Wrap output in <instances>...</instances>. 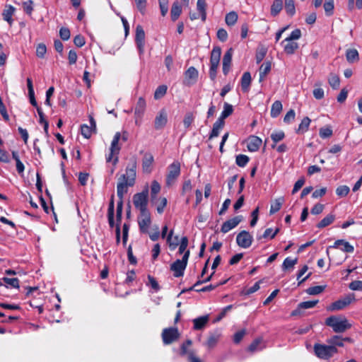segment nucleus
<instances>
[{"label": "nucleus", "instance_id": "obj_40", "mask_svg": "<svg viewBox=\"0 0 362 362\" xmlns=\"http://www.w3.org/2000/svg\"><path fill=\"white\" fill-rule=\"evenodd\" d=\"M285 134L283 131L273 132L271 134V139L273 141V144H272V148H274L276 147V144L283 140Z\"/></svg>", "mask_w": 362, "mask_h": 362}, {"label": "nucleus", "instance_id": "obj_42", "mask_svg": "<svg viewBox=\"0 0 362 362\" xmlns=\"http://www.w3.org/2000/svg\"><path fill=\"white\" fill-rule=\"evenodd\" d=\"M233 112V107L231 105H230L228 103H225L223 105V110L221 112V115L219 119H221L222 121H224L226 118H227L228 116H230Z\"/></svg>", "mask_w": 362, "mask_h": 362}, {"label": "nucleus", "instance_id": "obj_32", "mask_svg": "<svg viewBox=\"0 0 362 362\" xmlns=\"http://www.w3.org/2000/svg\"><path fill=\"white\" fill-rule=\"evenodd\" d=\"M282 103L279 100H276L271 107V117L273 118L277 117L282 110Z\"/></svg>", "mask_w": 362, "mask_h": 362}, {"label": "nucleus", "instance_id": "obj_44", "mask_svg": "<svg viewBox=\"0 0 362 362\" xmlns=\"http://www.w3.org/2000/svg\"><path fill=\"white\" fill-rule=\"evenodd\" d=\"M157 205L156 210L158 214H162L164 211L165 207L167 205V199L165 197L158 198L155 199L154 202H152Z\"/></svg>", "mask_w": 362, "mask_h": 362}, {"label": "nucleus", "instance_id": "obj_60", "mask_svg": "<svg viewBox=\"0 0 362 362\" xmlns=\"http://www.w3.org/2000/svg\"><path fill=\"white\" fill-rule=\"evenodd\" d=\"M2 280L8 285L13 288L19 287V280L17 278L4 277Z\"/></svg>", "mask_w": 362, "mask_h": 362}, {"label": "nucleus", "instance_id": "obj_30", "mask_svg": "<svg viewBox=\"0 0 362 362\" xmlns=\"http://www.w3.org/2000/svg\"><path fill=\"white\" fill-rule=\"evenodd\" d=\"M182 13V6L178 1H175L173 4L170 15L173 21H175Z\"/></svg>", "mask_w": 362, "mask_h": 362}, {"label": "nucleus", "instance_id": "obj_52", "mask_svg": "<svg viewBox=\"0 0 362 362\" xmlns=\"http://www.w3.org/2000/svg\"><path fill=\"white\" fill-rule=\"evenodd\" d=\"M249 162V157L244 154H239L236 156L235 163L241 168L245 167Z\"/></svg>", "mask_w": 362, "mask_h": 362}, {"label": "nucleus", "instance_id": "obj_58", "mask_svg": "<svg viewBox=\"0 0 362 362\" xmlns=\"http://www.w3.org/2000/svg\"><path fill=\"white\" fill-rule=\"evenodd\" d=\"M187 245H188V238H187V237L184 236L180 240L178 253L180 255H181L182 253L185 254V252L188 250H187Z\"/></svg>", "mask_w": 362, "mask_h": 362}, {"label": "nucleus", "instance_id": "obj_13", "mask_svg": "<svg viewBox=\"0 0 362 362\" xmlns=\"http://www.w3.org/2000/svg\"><path fill=\"white\" fill-rule=\"evenodd\" d=\"M135 42L139 54H143L145 46V32L141 25H137L136 28Z\"/></svg>", "mask_w": 362, "mask_h": 362}, {"label": "nucleus", "instance_id": "obj_43", "mask_svg": "<svg viewBox=\"0 0 362 362\" xmlns=\"http://www.w3.org/2000/svg\"><path fill=\"white\" fill-rule=\"evenodd\" d=\"M335 216L333 214H328L327 216H325L322 220H321L317 225V227L319 228H325L331 223L334 221Z\"/></svg>", "mask_w": 362, "mask_h": 362}, {"label": "nucleus", "instance_id": "obj_48", "mask_svg": "<svg viewBox=\"0 0 362 362\" xmlns=\"http://www.w3.org/2000/svg\"><path fill=\"white\" fill-rule=\"evenodd\" d=\"M264 345H262V339H255L249 346V351L254 352L257 351H261L264 349Z\"/></svg>", "mask_w": 362, "mask_h": 362}, {"label": "nucleus", "instance_id": "obj_24", "mask_svg": "<svg viewBox=\"0 0 362 362\" xmlns=\"http://www.w3.org/2000/svg\"><path fill=\"white\" fill-rule=\"evenodd\" d=\"M284 43H286L284 46V50L287 54H293L295 51L298 48V45L297 42L292 40H288L286 38L281 42V44Z\"/></svg>", "mask_w": 362, "mask_h": 362}, {"label": "nucleus", "instance_id": "obj_1", "mask_svg": "<svg viewBox=\"0 0 362 362\" xmlns=\"http://www.w3.org/2000/svg\"><path fill=\"white\" fill-rule=\"evenodd\" d=\"M326 325L337 333H342L351 327V325L344 317L330 316L326 319Z\"/></svg>", "mask_w": 362, "mask_h": 362}, {"label": "nucleus", "instance_id": "obj_23", "mask_svg": "<svg viewBox=\"0 0 362 362\" xmlns=\"http://www.w3.org/2000/svg\"><path fill=\"white\" fill-rule=\"evenodd\" d=\"M129 185L125 180H122L119 178L117 185V194L119 198V200H123L124 194L127 192Z\"/></svg>", "mask_w": 362, "mask_h": 362}, {"label": "nucleus", "instance_id": "obj_54", "mask_svg": "<svg viewBox=\"0 0 362 362\" xmlns=\"http://www.w3.org/2000/svg\"><path fill=\"white\" fill-rule=\"evenodd\" d=\"M167 92V86L165 85L159 86L155 93H154V98L158 100L163 98Z\"/></svg>", "mask_w": 362, "mask_h": 362}, {"label": "nucleus", "instance_id": "obj_49", "mask_svg": "<svg viewBox=\"0 0 362 362\" xmlns=\"http://www.w3.org/2000/svg\"><path fill=\"white\" fill-rule=\"evenodd\" d=\"M328 82L333 89H337L340 84V80L337 75L331 74L328 78Z\"/></svg>", "mask_w": 362, "mask_h": 362}, {"label": "nucleus", "instance_id": "obj_3", "mask_svg": "<svg viewBox=\"0 0 362 362\" xmlns=\"http://www.w3.org/2000/svg\"><path fill=\"white\" fill-rule=\"evenodd\" d=\"M314 352L315 355L320 359L329 360L336 353H337V349L334 348V346L315 344L314 345Z\"/></svg>", "mask_w": 362, "mask_h": 362}, {"label": "nucleus", "instance_id": "obj_47", "mask_svg": "<svg viewBox=\"0 0 362 362\" xmlns=\"http://www.w3.org/2000/svg\"><path fill=\"white\" fill-rule=\"evenodd\" d=\"M298 262V258L291 259V257H286L283 264H282V269L284 271L288 270L289 269L293 268Z\"/></svg>", "mask_w": 362, "mask_h": 362}, {"label": "nucleus", "instance_id": "obj_10", "mask_svg": "<svg viewBox=\"0 0 362 362\" xmlns=\"http://www.w3.org/2000/svg\"><path fill=\"white\" fill-rule=\"evenodd\" d=\"M119 140H120V132H117L115 134L113 139L111 142V146H110V152L106 157L107 162L112 161L113 156H115V155L117 156L119 153V152L120 151V147L118 146V143H119ZM117 161H118V157L115 156V158L113 160V164L116 165Z\"/></svg>", "mask_w": 362, "mask_h": 362}, {"label": "nucleus", "instance_id": "obj_15", "mask_svg": "<svg viewBox=\"0 0 362 362\" xmlns=\"http://www.w3.org/2000/svg\"><path fill=\"white\" fill-rule=\"evenodd\" d=\"M153 161L154 158L151 153L146 152L144 154L142 158V170L144 173L149 174L152 172Z\"/></svg>", "mask_w": 362, "mask_h": 362}, {"label": "nucleus", "instance_id": "obj_55", "mask_svg": "<svg viewBox=\"0 0 362 362\" xmlns=\"http://www.w3.org/2000/svg\"><path fill=\"white\" fill-rule=\"evenodd\" d=\"M325 288V286H315L308 288L306 290L307 293L309 295H317L321 293Z\"/></svg>", "mask_w": 362, "mask_h": 362}, {"label": "nucleus", "instance_id": "obj_28", "mask_svg": "<svg viewBox=\"0 0 362 362\" xmlns=\"http://www.w3.org/2000/svg\"><path fill=\"white\" fill-rule=\"evenodd\" d=\"M206 2L205 0H197V10L200 15L202 21H205L206 18Z\"/></svg>", "mask_w": 362, "mask_h": 362}, {"label": "nucleus", "instance_id": "obj_50", "mask_svg": "<svg viewBox=\"0 0 362 362\" xmlns=\"http://www.w3.org/2000/svg\"><path fill=\"white\" fill-rule=\"evenodd\" d=\"M285 10L289 16H292L296 13L293 0H285Z\"/></svg>", "mask_w": 362, "mask_h": 362}, {"label": "nucleus", "instance_id": "obj_63", "mask_svg": "<svg viewBox=\"0 0 362 362\" xmlns=\"http://www.w3.org/2000/svg\"><path fill=\"white\" fill-rule=\"evenodd\" d=\"M194 121V116L192 113L188 112L185 115V118L183 119V124L185 128H189L192 123Z\"/></svg>", "mask_w": 362, "mask_h": 362}, {"label": "nucleus", "instance_id": "obj_11", "mask_svg": "<svg viewBox=\"0 0 362 362\" xmlns=\"http://www.w3.org/2000/svg\"><path fill=\"white\" fill-rule=\"evenodd\" d=\"M151 214L148 211L140 212L138 218V223L140 231L143 233H148V228L151 225Z\"/></svg>", "mask_w": 362, "mask_h": 362}, {"label": "nucleus", "instance_id": "obj_17", "mask_svg": "<svg viewBox=\"0 0 362 362\" xmlns=\"http://www.w3.org/2000/svg\"><path fill=\"white\" fill-rule=\"evenodd\" d=\"M242 221L241 216H237L234 218L229 219L224 222L221 226V232L223 233H226L230 231L231 229L235 228L240 222Z\"/></svg>", "mask_w": 362, "mask_h": 362}, {"label": "nucleus", "instance_id": "obj_8", "mask_svg": "<svg viewBox=\"0 0 362 362\" xmlns=\"http://www.w3.org/2000/svg\"><path fill=\"white\" fill-rule=\"evenodd\" d=\"M356 300L354 293H349L343 298L332 303L329 310L331 311L341 310L349 305L352 302Z\"/></svg>", "mask_w": 362, "mask_h": 362}, {"label": "nucleus", "instance_id": "obj_38", "mask_svg": "<svg viewBox=\"0 0 362 362\" xmlns=\"http://www.w3.org/2000/svg\"><path fill=\"white\" fill-rule=\"evenodd\" d=\"M238 19V16L236 12L230 11L226 14L225 18V21L227 25L233 26L234 25Z\"/></svg>", "mask_w": 362, "mask_h": 362}, {"label": "nucleus", "instance_id": "obj_62", "mask_svg": "<svg viewBox=\"0 0 362 362\" xmlns=\"http://www.w3.org/2000/svg\"><path fill=\"white\" fill-rule=\"evenodd\" d=\"M47 48L45 45L39 44L36 48V55L39 58H43L46 54Z\"/></svg>", "mask_w": 362, "mask_h": 362}, {"label": "nucleus", "instance_id": "obj_26", "mask_svg": "<svg viewBox=\"0 0 362 362\" xmlns=\"http://www.w3.org/2000/svg\"><path fill=\"white\" fill-rule=\"evenodd\" d=\"M318 303V300H308V301H304L298 304V308L296 310H293L292 312V315H296L298 313H300V310L301 309H308L312 308L315 307L317 303Z\"/></svg>", "mask_w": 362, "mask_h": 362}, {"label": "nucleus", "instance_id": "obj_2", "mask_svg": "<svg viewBox=\"0 0 362 362\" xmlns=\"http://www.w3.org/2000/svg\"><path fill=\"white\" fill-rule=\"evenodd\" d=\"M221 55V49L219 47H215L213 48L211 57H210V68H209V78L211 81H214L216 78L217 70L220 63V59Z\"/></svg>", "mask_w": 362, "mask_h": 362}, {"label": "nucleus", "instance_id": "obj_18", "mask_svg": "<svg viewBox=\"0 0 362 362\" xmlns=\"http://www.w3.org/2000/svg\"><path fill=\"white\" fill-rule=\"evenodd\" d=\"M198 75H199L198 71L194 66H190L185 72V83L188 86H190V85L194 83L197 80Z\"/></svg>", "mask_w": 362, "mask_h": 362}, {"label": "nucleus", "instance_id": "obj_45", "mask_svg": "<svg viewBox=\"0 0 362 362\" xmlns=\"http://www.w3.org/2000/svg\"><path fill=\"white\" fill-rule=\"evenodd\" d=\"M270 70L271 63L269 62L263 63L259 68V81H262Z\"/></svg>", "mask_w": 362, "mask_h": 362}, {"label": "nucleus", "instance_id": "obj_51", "mask_svg": "<svg viewBox=\"0 0 362 362\" xmlns=\"http://www.w3.org/2000/svg\"><path fill=\"white\" fill-rule=\"evenodd\" d=\"M279 232V228H277L276 230L273 232V230L272 228H267L265 231L264 232L262 235H260L257 237L258 240H260L262 238H267L270 236L271 239H273L275 238L276 234Z\"/></svg>", "mask_w": 362, "mask_h": 362}, {"label": "nucleus", "instance_id": "obj_25", "mask_svg": "<svg viewBox=\"0 0 362 362\" xmlns=\"http://www.w3.org/2000/svg\"><path fill=\"white\" fill-rule=\"evenodd\" d=\"M15 8L11 5L6 6L5 9L3 11L2 16L4 21H6L10 25H12L13 19L12 16L14 13Z\"/></svg>", "mask_w": 362, "mask_h": 362}, {"label": "nucleus", "instance_id": "obj_9", "mask_svg": "<svg viewBox=\"0 0 362 362\" xmlns=\"http://www.w3.org/2000/svg\"><path fill=\"white\" fill-rule=\"evenodd\" d=\"M148 194V189H146L140 193L135 194L133 197L134 205L140 212L148 211L147 209Z\"/></svg>", "mask_w": 362, "mask_h": 362}, {"label": "nucleus", "instance_id": "obj_19", "mask_svg": "<svg viewBox=\"0 0 362 362\" xmlns=\"http://www.w3.org/2000/svg\"><path fill=\"white\" fill-rule=\"evenodd\" d=\"M233 50L232 48H230L227 50V52L224 54L223 58V73L224 75H227L230 71V64L232 61Z\"/></svg>", "mask_w": 362, "mask_h": 362}, {"label": "nucleus", "instance_id": "obj_21", "mask_svg": "<svg viewBox=\"0 0 362 362\" xmlns=\"http://www.w3.org/2000/svg\"><path fill=\"white\" fill-rule=\"evenodd\" d=\"M340 246H341L340 249L345 252L351 253L354 250V246L344 240H336L334 245L332 246H329V247L338 248Z\"/></svg>", "mask_w": 362, "mask_h": 362}, {"label": "nucleus", "instance_id": "obj_34", "mask_svg": "<svg viewBox=\"0 0 362 362\" xmlns=\"http://www.w3.org/2000/svg\"><path fill=\"white\" fill-rule=\"evenodd\" d=\"M346 58L349 63H354L358 61L359 54L358 51L356 49H347L346 52Z\"/></svg>", "mask_w": 362, "mask_h": 362}, {"label": "nucleus", "instance_id": "obj_64", "mask_svg": "<svg viewBox=\"0 0 362 362\" xmlns=\"http://www.w3.org/2000/svg\"><path fill=\"white\" fill-rule=\"evenodd\" d=\"M352 291H362V281H353L349 285Z\"/></svg>", "mask_w": 362, "mask_h": 362}, {"label": "nucleus", "instance_id": "obj_56", "mask_svg": "<svg viewBox=\"0 0 362 362\" xmlns=\"http://www.w3.org/2000/svg\"><path fill=\"white\" fill-rule=\"evenodd\" d=\"M81 134L86 138L88 139L91 136L93 132L92 127L87 124H83L81 127Z\"/></svg>", "mask_w": 362, "mask_h": 362}, {"label": "nucleus", "instance_id": "obj_20", "mask_svg": "<svg viewBox=\"0 0 362 362\" xmlns=\"http://www.w3.org/2000/svg\"><path fill=\"white\" fill-rule=\"evenodd\" d=\"M262 142V139L259 137L251 136L247 140V147L250 151L255 152L259 148Z\"/></svg>", "mask_w": 362, "mask_h": 362}, {"label": "nucleus", "instance_id": "obj_33", "mask_svg": "<svg viewBox=\"0 0 362 362\" xmlns=\"http://www.w3.org/2000/svg\"><path fill=\"white\" fill-rule=\"evenodd\" d=\"M327 342L329 346H334V348H337V346H344V339L338 335H334L327 339Z\"/></svg>", "mask_w": 362, "mask_h": 362}, {"label": "nucleus", "instance_id": "obj_12", "mask_svg": "<svg viewBox=\"0 0 362 362\" xmlns=\"http://www.w3.org/2000/svg\"><path fill=\"white\" fill-rule=\"evenodd\" d=\"M179 332L176 327L165 328L162 332V339L165 344H170L177 340Z\"/></svg>", "mask_w": 362, "mask_h": 362}, {"label": "nucleus", "instance_id": "obj_53", "mask_svg": "<svg viewBox=\"0 0 362 362\" xmlns=\"http://www.w3.org/2000/svg\"><path fill=\"white\" fill-rule=\"evenodd\" d=\"M325 13L327 16L333 14L334 10V0H326L323 5Z\"/></svg>", "mask_w": 362, "mask_h": 362}, {"label": "nucleus", "instance_id": "obj_6", "mask_svg": "<svg viewBox=\"0 0 362 362\" xmlns=\"http://www.w3.org/2000/svg\"><path fill=\"white\" fill-rule=\"evenodd\" d=\"M136 159L131 160L126 168V173L121 175L119 179L127 182V185L132 187L134 185L136 179Z\"/></svg>", "mask_w": 362, "mask_h": 362}, {"label": "nucleus", "instance_id": "obj_22", "mask_svg": "<svg viewBox=\"0 0 362 362\" xmlns=\"http://www.w3.org/2000/svg\"><path fill=\"white\" fill-rule=\"evenodd\" d=\"M146 100L142 97H140L138 99L134 109V115L136 118H141L143 116L146 109Z\"/></svg>", "mask_w": 362, "mask_h": 362}, {"label": "nucleus", "instance_id": "obj_14", "mask_svg": "<svg viewBox=\"0 0 362 362\" xmlns=\"http://www.w3.org/2000/svg\"><path fill=\"white\" fill-rule=\"evenodd\" d=\"M253 237L248 231L242 230L236 237L237 244L243 248H248L252 245Z\"/></svg>", "mask_w": 362, "mask_h": 362}, {"label": "nucleus", "instance_id": "obj_16", "mask_svg": "<svg viewBox=\"0 0 362 362\" xmlns=\"http://www.w3.org/2000/svg\"><path fill=\"white\" fill-rule=\"evenodd\" d=\"M168 122V115L165 110L162 109L156 115L154 121V127L156 129H163Z\"/></svg>", "mask_w": 362, "mask_h": 362}, {"label": "nucleus", "instance_id": "obj_39", "mask_svg": "<svg viewBox=\"0 0 362 362\" xmlns=\"http://www.w3.org/2000/svg\"><path fill=\"white\" fill-rule=\"evenodd\" d=\"M310 122H311V120L309 117H304L302 119L300 124H299L298 128L296 130V132L298 134H303V133L306 132L308 130V127L310 126Z\"/></svg>", "mask_w": 362, "mask_h": 362}, {"label": "nucleus", "instance_id": "obj_4", "mask_svg": "<svg viewBox=\"0 0 362 362\" xmlns=\"http://www.w3.org/2000/svg\"><path fill=\"white\" fill-rule=\"evenodd\" d=\"M189 250L185 252L182 259H177L170 265V269L173 272L175 277H180L184 275L189 257Z\"/></svg>", "mask_w": 362, "mask_h": 362}, {"label": "nucleus", "instance_id": "obj_46", "mask_svg": "<svg viewBox=\"0 0 362 362\" xmlns=\"http://www.w3.org/2000/svg\"><path fill=\"white\" fill-rule=\"evenodd\" d=\"M107 218H108V222L109 225L111 228L114 227L115 223H114V201L112 199L108 206L107 210Z\"/></svg>", "mask_w": 362, "mask_h": 362}, {"label": "nucleus", "instance_id": "obj_59", "mask_svg": "<svg viewBox=\"0 0 362 362\" xmlns=\"http://www.w3.org/2000/svg\"><path fill=\"white\" fill-rule=\"evenodd\" d=\"M219 339V334H211L208 338L206 341V345L209 348L214 347Z\"/></svg>", "mask_w": 362, "mask_h": 362}, {"label": "nucleus", "instance_id": "obj_35", "mask_svg": "<svg viewBox=\"0 0 362 362\" xmlns=\"http://www.w3.org/2000/svg\"><path fill=\"white\" fill-rule=\"evenodd\" d=\"M173 230H171L167 236V242L169 244L170 250H175L179 245V237L177 235L173 237Z\"/></svg>", "mask_w": 362, "mask_h": 362}, {"label": "nucleus", "instance_id": "obj_36", "mask_svg": "<svg viewBox=\"0 0 362 362\" xmlns=\"http://www.w3.org/2000/svg\"><path fill=\"white\" fill-rule=\"evenodd\" d=\"M283 8V0H274L271 6V15L277 16Z\"/></svg>", "mask_w": 362, "mask_h": 362}, {"label": "nucleus", "instance_id": "obj_29", "mask_svg": "<svg viewBox=\"0 0 362 362\" xmlns=\"http://www.w3.org/2000/svg\"><path fill=\"white\" fill-rule=\"evenodd\" d=\"M251 75L250 72H245L241 78V88L243 92L247 93L251 83Z\"/></svg>", "mask_w": 362, "mask_h": 362}, {"label": "nucleus", "instance_id": "obj_37", "mask_svg": "<svg viewBox=\"0 0 362 362\" xmlns=\"http://www.w3.org/2000/svg\"><path fill=\"white\" fill-rule=\"evenodd\" d=\"M284 199L283 197H279L276 199L271 204L269 214H274L279 211L284 203Z\"/></svg>", "mask_w": 362, "mask_h": 362}, {"label": "nucleus", "instance_id": "obj_61", "mask_svg": "<svg viewBox=\"0 0 362 362\" xmlns=\"http://www.w3.org/2000/svg\"><path fill=\"white\" fill-rule=\"evenodd\" d=\"M349 187L346 185H341L336 189V194L339 197H346L349 192Z\"/></svg>", "mask_w": 362, "mask_h": 362}, {"label": "nucleus", "instance_id": "obj_7", "mask_svg": "<svg viewBox=\"0 0 362 362\" xmlns=\"http://www.w3.org/2000/svg\"><path fill=\"white\" fill-rule=\"evenodd\" d=\"M191 339H187L180 346V356H185L189 362H202L199 358L196 356L193 349H189L192 345Z\"/></svg>", "mask_w": 362, "mask_h": 362}, {"label": "nucleus", "instance_id": "obj_31", "mask_svg": "<svg viewBox=\"0 0 362 362\" xmlns=\"http://www.w3.org/2000/svg\"><path fill=\"white\" fill-rule=\"evenodd\" d=\"M209 321L208 315L202 316L193 320L194 329L199 330L202 329Z\"/></svg>", "mask_w": 362, "mask_h": 362}, {"label": "nucleus", "instance_id": "obj_57", "mask_svg": "<svg viewBox=\"0 0 362 362\" xmlns=\"http://www.w3.org/2000/svg\"><path fill=\"white\" fill-rule=\"evenodd\" d=\"M159 7L162 16H165L168 11V0H158Z\"/></svg>", "mask_w": 362, "mask_h": 362}, {"label": "nucleus", "instance_id": "obj_41", "mask_svg": "<svg viewBox=\"0 0 362 362\" xmlns=\"http://www.w3.org/2000/svg\"><path fill=\"white\" fill-rule=\"evenodd\" d=\"M160 190V184L156 180H153L151 183V202H154L155 199H157V195L159 193Z\"/></svg>", "mask_w": 362, "mask_h": 362}, {"label": "nucleus", "instance_id": "obj_5", "mask_svg": "<svg viewBox=\"0 0 362 362\" xmlns=\"http://www.w3.org/2000/svg\"><path fill=\"white\" fill-rule=\"evenodd\" d=\"M180 175V164L179 162L175 161L168 166L165 181L166 185L170 187L174 185Z\"/></svg>", "mask_w": 362, "mask_h": 362}, {"label": "nucleus", "instance_id": "obj_27", "mask_svg": "<svg viewBox=\"0 0 362 362\" xmlns=\"http://www.w3.org/2000/svg\"><path fill=\"white\" fill-rule=\"evenodd\" d=\"M225 124V122L218 119L214 124L211 132L209 135V139L216 137L219 135L220 130H221Z\"/></svg>", "mask_w": 362, "mask_h": 362}]
</instances>
